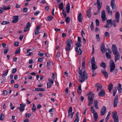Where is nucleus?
I'll use <instances>...</instances> for the list:
<instances>
[{
    "mask_svg": "<svg viewBox=\"0 0 122 122\" xmlns=\"http://www.w3.org/2000/svg\"><path fill=\"white\" fill-rule=\"evenodd\" d=\"M71 112H68V117H69L71 115V118H73V116L74 114V112H73L71 114L70 113Z\"/></svg>",
    "mask_w": 122,
    "mask_h": 122,
    "instance_id": "nucleus-43",
    "label": "nucleus"
},
{
    "mask_svg": "<svg viewBox=\"0 0 122 122\" xmlns=\"http://www.w3.org/2000/svg\"><path fill=\"white\" fill-rule=\"evenodd\" d=\"M45 90V89L44 88H36L35 90V91H44Z\"/></svg>",
    "mask_w": 122,
    "mask_h": 122,
    "instance_id": "nucleus-24",
    "label": "nucleus"
},
{
    "mask_svg": "<svg viewBox=\"0 0 122 122\" xmlns=\"http://www.w3.org/2000/svg\"><path fill=\"white\" fill-rule=\"evenodd\" d=\"M4 115L1 113L0 115V120L1 121L3 120L4 119Z\"/></svg>",
    "mask_w": 122,
    "mask_h": 122,
    "instance_id": "nucleus-34",
    "label": "nucleus"
},
{
    "mask_svg": "<svg viewBox=\"0 0 122 122\" xmlns=\"http://www.w3.org/2000/svg\"><path fill=\"white\" fill-rule=\"evenodd\" d=\"M28 10V9L27 8H24L22 10L23 12H26Z\"/></svg>",
    "mask_w": 122,
    "mask_h": 122,
    "instance_id": "nucleus-51",
    "label": "nucleus"
},
{
    "mask_svg": "<svg viewBox=\"0 0 122 122\" xmlns=\"http://www.w3.org/2000/svg\"><path fill=\"white\" fill-rule=\"evenodd\" d=\"M93 114V117L95 121H97L98 118V116L97 112H95Z\"/></svg>",
    "mask_w": 122,
    "mask_h": 122,
    "instance_id": "nucleus-25",
    "label": "nucleus"
},
{
    "mask_svg": "<svg viewBox=\"0 0 122 122\" xmlns=\"http://www.w3.org/2000/svg\"><path fill=\"white\" fill-rule=\"evenodd\" d=\"M8 70H6L5 71V73L4 74H3V75L2 76V77H3L4 78L7 75L8 73Z\"/></svg>",
    "mask_w": 122,
    "mask_h": 122,
    "instance_id": "nucleus-32",
    "label": "nucleus"
},
{
    "mask_svg": "<svg viewBox=\"0 0 122 122\" xmlns=\"http://www.w3.org/2000/svg\"><path fill=\"white\" fill-rule=\"evenodd\" d=\"M111 5L112 10H114L113 12L115 11L116 10V7L115 3V0H111Z\"/></svg>",
    "mask_w": 122,
    "mask_h": 122,
    "instance_id": "nucleus-5",
    "label": "nucleus"
},
{
    "mask_svg": "<svg viewBox=\"0 0 122 122\" xmlns=\"http://www.w3.org/2000/svg\"><path fill=\"white\" fill-rule=\"evenodd\" d=\"M114 55H115V62H116L117 61L119 60L120 59V54L119 53Z\"/></svg>",
    "mask_w": 122,
    "mask_h": 122,
    "instance_id": "nucleus-14",
    "label": "nucleus"
},
{
    "mask_svg": "<svg viewBox=\"0 0 122 122\" xmlns=\"http://www.w3.org/2000/svg\"><path fill=\"white\" fill-rule=\"evenodd\" d=\"M20 49L18 47L16 50L15 52V54H17L20 53Z\"/></svg>",
    "mask_w": 122,
    "mask_h": 122,
    "instance_id": "nucleus-36",
    "label": "nucleus"
},
{
    "mask_svg": "<svg viewBox=\"0 0 122 122\" xmlns=\"http://www.w3.org/2000/svg\"><path fill=\"white\" fill-rule=\"evenodd\" d=\"M26 105L25 104H20V107L21 108H24L25 107V106Z\"/></svg>",
    "mask_w": 122,
    "mask_h": 122,
    "instance_id": "nucleus-50",
    "label": "nucleus"
},
{
    "mask_svg": "<svg viewBox=\"0 0 122 122\" xmlns=\"http://www.w3.org/2000/svg\"><path fill=\"white\" fill-rule=\"evenodd\" d=\"M13 18L14 19L12 21L13 23H15L18 21L19 20V19H18L19 18L18 16H14Z\"/></svg>",
    "mask_w": 122,
    "mask_h": 122,
    "instance_id": "nucleus-16",
    "label": "nucleus"
},
{
    "mask_svg": "<svg viewBox=\"0 0 122 122\" xmlns=\"http://www.w3.org/2000/svg\"><path fill=\"white\" fill-rule=\"evenodd\" d=\"M112 117L114 120V122H119V120L118 117H117V112L115 111L112 113Z\"/></svg>",
    "mask_w": 122,
    "mask_h": 122,
    "instance_id": "nucleus-2",
    "label": "nucleus"
},
{
    "mask_svg": "<svg viewBox=\"0 0 122 122\" xmlns=\"http://www.w3.org/2000/svg\"><path fill=\"white\" fill-rule=\"evenodd\" d=\"M11 7V5H9L8 6L5 8H4V10H9L10 9Z\"/></svg>",
    "mask_w": 122,
    "mask_h": 122,
    "instance_id": "nucleus-53",
    "label": "nucleus"
},
{
    "mask_svg": "<svg viewBox=\"0 0 122 122\" xmlns=\"http://www.w3.org/2000/svg\"><path fill=\"white\" fill-rule=\"evenodd\" d=\"M95 86L97 88V92H98V91L102 89V87L101 85H99L98 84H96Z\"/></svg>",
    "mask_w": 122,
    "mask_h": 122,
    "instance_id": "nucleus-20",
    "label": "nucleus"
},
{
    "mask_svg": "<svg viewBox=\"0 0 122 122\" xmlns=\"http://www.w3.org/2000/svg\"><path fill=\"white\" fill-rule=\"evenodd\" d=\"M78 73L79 74V80L80 82L82 83L87 79L88 75L85 70L79 69Z\"/></svg>",
    "mask_w": 122,
    "mask_h": 122,
    "instance_id": "nucleus-1",
    "label": "nucleus"
},
{
    "mask_svg": "<svg viewBox=\"0 0 122 122\" xmlns=\"http://www.w3.org/2000/svg\"><path fill=\"white\" fill-rule=\"evenodd\" d=\"M112 51L114 55L119 53L117 49L116 46L115 45L113 44L112 47Z\"/></svg>",
    "mask_w": 122,
    "mask_h": 122,
    "instance_id": "nucleus-3",
    "label": "nucleus"
},
{
    "mask_svg": "<svg viewBox=\"0 0 122 122\" xmlns=\"http://www.w3.org/2000/svg\"><path fill=\"white\" fill-rule=\"evenodd\" d=\"M113 87V85L112 83H110L108 86V89L109 90V92H111Z\"/></svg>",
    "mask_w": 122,
    "mask_h": 122,
    "instance_id": "nucleus-23",
    "label": "nucleus"
},
{
    "mask_svg": "<svg viewBox=\"0 0 122 122\" xmlns=\"http://www.w3.org/2000/svg\"><path fill=\"white\" fill-rule=\"evenodd\" d=\"M53 18V17L52 16H50L47 17V20L49 21L51 20Z\"/></svg>",
    "mask_w": 122,
    "mask_h": 122,
    "instance_id": "nucleus-45",
    "label": "nucleus"
},
{
    "mask_svg": "<svg viewBox=\"0 0 122 122\" xmlns=\"http://www.w3.org/2000/svg\"><path fill=\"white\" fill-rule=\"evenodd\" d=\"M82 14L81 13H80L78 16V21L80 22H81L82 21Z\"/></svg>",
    "mask_w": 122,
    "mask_h": 122,
    "instance_id": "nucleus-17",
    "label": "nucleus"
},
{
    "mask_svg": "<svg viewBox=\"0 0 122 122\" xmlns=\"http://www.w3.org/2000/svg\"><path fill=\"white\" fill-rule=\"evenodd\" d=\"M112 24L113 25L114 27H116L117 26V25L116 24V21L115 20H112Z\"/></svg>",
    "mask_w": 122,
    "mask_h": 122,
    "instance_id": "nucleus-38",
    "label": "nucleus"
},
{
    "mask_svg": "<svg viewBox=\"0 0 122 122\" xmlns=\"http://www.w3.org/2000/svg\"><path fill=\"white\" fill-rule=\"evenodd\" d=\"M48 81L50 83H51L52 84H53L54 83V82L51 79H50L49 78L48 79Z\"/></svg>",
    "mask_w": 122,
    "mask_h": 122,
    "instance_id": "nucleus-63",
    "label": "nucleus"
},
{
    "mask_svg": "<svg viewBox=\"0 0 122 122\" xmlns=\"http://www.w3.org/2000/svg\"><path fill=\"white\" fill-rule=\"evenodd\" d=\"M94 98V97H92L90 96H89L88 97V99L89 100H93V99Z\"/></svg>",
    "mask_w": 122,
    "mask_h": 122,
    "instance_id": "nucleus-61",
    "label": "nucleus"
},
{
    "mask_svg": "<svg viewBox=\"0 0 122 122\" xmlns=\"http://www.w3.org/2000/svg\"><path fill=\"white\" fill-rule=\"evenodd\" d=\"M96 38L97 39V41H100L99 34H97L96 35Z\"/></svg>",
    "mask_w": 122,
    "mask_h": 122,
    "instance_id": "nucleus-41",
    "label": "nucleus"
},
{
    "mask_svg": "<svg viewBox=\"0 0 122 122\" xmlns=\"http://www.w3.org/2000/svg\"><path fill=\"white\" fill-rule=\"evenodd\" d=\"M117 91V87H114L113 89V95L114 96L116 93V92Z\"/></svg>",
    "mask_w": 122,
    "mask_h": 122,
    "instance_id": "nucleus-28",
    "label": "nucleus"
},
{
    "mask_svg": "<svg viewBox=\"0 0 122 122\" xmlns=\"http://www.w3.org/2000/svg\"><path fill=\"white\" fill-rule=\"evenodd\" d=\"M92 69H97V66L96 65L95 63L92 64Z\"/></svg>",
    "mask_w": 122,
    "mask_h": 122,
    "instance_id": "nucleus-40",
    "label": "nucleus"
},
{
    "mask_svg": "<svg viewBox=\"0 0 122 122\" xmlns=\"http://www.w3.org/2000/svg\"><path fill=\"white\" fill-rule=\"evenodd\" d=\"M31 115L29 113H27L25 115V116L26 117H29L31 116Z\"/></svg>",
    "mask_w": 122,
    "mask_h": 122,
    "instance_id": "nucleus-64",
    "label": "nucleus"
},
{
    "mask_svg": "<svg viewBox=\"0 0 122 122\" xmlns=\"http://www.w3.org/2000/svg\"><path fill=\"white\" fill-rule=\"evenodd\" d=\"M106 111V107L104 106H103L101 108L100 112V115L101 116L103 115L105 113Z\"/></svg>",
    "mask_w": 122,
    "mask_h": 122,
    "instance_id": "nucleus-7",
    "label": "nucleus"
},
{
    "mask_svg": "<svg viewBox=\"0 0 122 122\" xmlns=\"http://www.w3.org/2000/svg\"><path fill=\"white\" fill-rule=\"evenodd\" d=\"M91 64L96 63L95 61V58L94 57H93L91 59Z\"/></svg>",
    "mask_w": 122,
    "mask_h": 122,
    "instance_id": "nucleus-33",
    "label": "nucleus"
},
{
    "mask_svg": "<svg viewBox=\"0 0 122 122\" xmlns=\"http://www.w3.org/2000/svg\"><path fill=\"white\" fill-rule=\"evenodd\" d=\"M30 29V28L29 27L26 26L25 27L24 29V32H26L27 30Z\"/></svg>",
    "mask_w": 122,
    "mask_h": 122,
    "instance_id": "nucleus-54",
    "label": "nucleus"
},
{
    "mask_svg": "<svg viewBox=\"0 0 122 122\" xmlns=\"http://www.w3.org/2000/svg\"><path fill=\"white\" fill-rule=\"evenodd\" d=\"M118 97L117 95H116L114 99L113 104L114 107H116L117 106V104L118 102Z\"/></svg>",
    "mask_w": 122,
    "mask_h": 122,
    "instance_id": "nucleus-6",
    "label": "nucleus"
},
{
    "mask_svg": "<svg viewBox=\"0 0 122 122\" xmlns=\"http://www.w3.org/2000/svg\"><path fill=\"white\" fill-rule=\"evenodd\" d=\"M100 66L104 69H105L106 68V64L105 63L103 62H102L101 63Z\"/></svg>",
    "mask_w": 122,
    "mask_h": 122,
    "instance_id": "nucleus-26",
    "label": "nucleus"
},
{
    "mask_svg": "<svg viewBox=\"0 0 122 122\" xmlns=\"http://www.w3.org/2000/svg\"><path fill=\"white\" fill-rule=\"evenodd\" d=\"M101 17L102 20L103 21H104L107 19V18L106 17V15L105 10H103L102 11Z\"/></svg>",
    "mask_w": 122,
    "mask_h": 122,
    "instance_id": "nucleus-8",
    "label": "nucleus"
},
{
    "mask_svg": "<svg viewBox=\"0 0 122 122\" xmlns=\"http://www.w3.org/2000/svg\"><path fill=\"white\" fill-rule=\"evenodd\" d=\"M71 46L66 45V51H69L70 50Z\"/></svg>",
    "mask_w": 122,
    "mask_h": 122,
    "instance_id": "nucleus-37",
    "label": "nucleus"
},
{
    "mask_svg": "<svg viewBox=\"0 0 122 122\" xmlns=\"http://www.w3.org/2000/svg\"><path fill=\"white\" fill-rule=\"evenodd\" d=\"M67 45L71 46V44L73 42L72 40L70 39H68L66 41Z\"/></svg>",
    "mask_w": 122,
    "mask_h": 122,
    "instance_id": "nucleus-19",
    "label": "nucleus"
},
{
    "mask_svg": "<svg viewBox=\"0 0 122 122\" xmlns=\"http://www.w3.org/2000/svg\"><path fill=\"white\" fill-rule=\"evenodd\" d=\"M101 72L102 73L104 74L105 78H107L108 77V73L106 71V70L102 69L101 70Z\"/></svg>",
    "mask_w": 122,
    "mask_h": 122,
    "instance_id": "nucleus-15",
    "label": "nucleus"
},
{
    "mask_svg": "<svg viewBox=\"0 0 122 122\" xmlns=\"http://www.w3.org/2000/svg\"><path fill=\"white\" fill-rule=\"evenodd\" d=\"M66 12L67 13H70V5L69 3H68L66 7Z\"/></svg>",
    "mask_w": 122,
    "mask_h": 122,
    "instance_id": "nucleus-18",
    "label": "nucleus"
},
{
    "mask_svg": "<svg viewBox=\"0 0 122 122\" xmlns=\"http://www.w3.org/2000/svg\"><path fill=\"white\" fill-rule=\"evenodd\" d=\"M72 111V107H70L68 110V112L71 113Z\"/></svg>",
    "mask_w": 122,
    "mask_h": 122,
    "instance_id": "nucleus-62",
    "label": "nucleus"
},
{
    "mask_svg": "<svg viewBox=\"0 0 122 122\" xmlns=\"http://www.w3.org/2000/svg\"><path fill=\"white\" fill-rule=\"evenodd\" d=\"M60 56V53L59 52H57L56 55V57L57 58Z\"/></svg>",
    "mask_w": 122,
    "mask_h": 122,
    "instance_id": "nucleus-59",
    "label": "nucleus"
},
{
    "mask_svg": "<svg viewBox=\"0 0 122 122\" xmlns=\"http://www.w3.org/2000/svg\"><path fill=\"white\" fill-rule=\"evenodd\" d=\"M79 117L76 116L75 120L74 122H76H76H78L79 121Z\"/></svg>",
    "mask_w": 122,
    "mask_h": 122,
    "instance_id": "nucleus-52",
    "label": "nucleus"
},
{
    "mask_svg": "<svg viewBox=\"0 0 122 122\" xmlns=\"http://www.w3.org/2000/svg\"><path fill=\"white\" fill-rule=\"evenodd\" d=\"M97 5V8L98 10H100L101 7L102 5H100V0H97V2H95L94 4V5Z\"/></svg>",
    "mask_w": 122,
    "mask_h": 122,
    "instance_id": "nucleus-11",
    "label": "nucleus"
},
{
    "mask_svg": "<svg viewBox=\"0 0 122 122\" xmlns=\"http://www.w3.org/2000/svg\"><path fill=\"white\" fill-rule=\"evenodd\" d=\"M9 50V48H5L4 50V53L6 54L8 52Z\"/></svg>",
    "mask_w": 122,
    "mask_h": 122,
    "instance_id": "nucleus-39",
    "label": "nucleus"
},
{
    "mask_svg": "<svg viewBox=\"0 0 122 122\" xmlns=\"http://www.w3.org/2000/svg\"><path fill=\"white\" fill-rule=\"evenodd\" d=\"M95 22L96 26H99V23L98 20L97 19L95 21Z\"/></svg>",
    "mask_w": 122,
    "mask_h": 122,
    "instance_id": "nucleus-46",
    "label": "nucleus"
},
{
    "mask_svg": "<svg viewBox=\"0 0 122 122\" xmlns=\"http://www.w3.org/2000/svg\"><path fill=\"white\" fill-rule=\"evenodd\" d=\"M109 36V33L108 32H105L104 35V37L106 38L108 36Z\"/></svg>",
    "mask_w": 122,
    "mask_h": 122,
    "instance_id": "nucleus-49",
    "label": "nucleus"
},
{
    "mask_svg": "<svg viewBox=\"0 0 122 122\" xmlns=\"http://www.w3.org/2000/svg\"><path fill=\"white\" fill-rule=\"evenodd\" d=\"M101 50L103 53H104L105 51V47L104 44L103 42L101 43L100 48Z\"/></svg>",
    "mask_w": 122,
    "mask_h": 122,
    "instance_id": "nucleus-12",
    "label": "nucleus"
},
{
    "mask_svg": "<svg viewBox=\"0 0 122 122\" xmlns=\"http://www.w3.org/2000/svg\"><path fill=\"white\" fill-rule=\"evenodd\" d=\"M44 59V58H39L38 59V61L42 62L43 61Z\"/></svg>",
    "mask_w": 122,
    "mask_h": 122,
    "instance_id": "nucleus-58",
    "label": "nucleus"
},
{
    "mask_svg": "<svg viewBox=\"0 0 122 122\" xmlns=\"http://www.w3.org/2000/svg\"><path fill=\"white\" fill-rule=\"evenodd\" d=\"M106 55L107 56V57L108 59H110L111 57V55L109 54L108 53H106Z\"/></svg>",
    "mask_w": 122,
    "mask_h": 122,
    "instance_id": "nucleus-47",
    "label": "nucleus"
},
{
    "mask_svg": "<svg viewBox=\"0 0 122 122\" xmlns=\"http://www.w3.org/2000/svg\"><path fill=\"white\" fill-rule=\"evenodd\" d=\"M106 25H105V27L109 28L112 25V20L111 19L110 20H107Z\"/></svg>",
    "mask_w": 122,
    "mask_h": 122,
    "instance_id": "nucleus-4",
    "label": "nucleus"
},
{
    "mask_svg": "<svg viewBox=\"0 0 122 122\" xmlns=\"http://www.w3.org/2000/svg\"><path fill=\"white\" fill-rule=\"evenodd\" d=\"M76 47L75 48V50H78V47L80 48L81 46V44L79 42H78L76 44Z\"/></svg>",
    "mask_w": 122,
    "mask_h": 122,
    "instance_id": "nucleus-22",
    "label": "nucleus"
},
{
    "mask_svg": "<svg viewBox=\"0 0 122 122\" xmlns=\"http://www.w3.org/2000/svg\"><path fill=\"white\" fill-rule=\"evenodd\" d=\"M110 69H115V64L114 61L112 60H111L109 63Z\"/></svg>",
    "mask_w": 122,
    "mask_h": 122,
    "instance_id": "nucleus-9",
    "label": "nucleus"
},
{
    "mask_svg": "<svg viewBox=\"0 0 122 122\" xmlns=\"http://www.w3.org/2000/svg\"><path fill=\"white\" fill-rule=\"evenodd\" d=\"M17 109H19L20 111L21 112H23V111L25 110V108H20V107H18L17 108Z\"/></svg>",
    "mask_w": 122,
    "mask_h": 122,
    "instance_id": "nucleus-55",
    "label": "nucleus"
},
{
    "mask_svg": "<svg viewBox=\"0 0 122 122\" xmlns=\"http://www.w3.org/2000/svg\"><path fill=\"white\" fill-rule=\"evenodd\" d=\"M76 52H78V54L79 55H81V54L82 51L80 48H79V50L78 49L77 50H76Z\"/></svg>",
    "mask_w": 122,
    "mask_h": 122,
    "instance_id": "nucleus-35",
    "label": "nucleus"
},
{
    "mask_svg": "<svg viewBox=\"0 0 122 122\" xmlns=\"http://www.w3.org/2000/svg\"><path fill=\"white\" fill-rule=\"evenodd\" d=\"M40 12V11H37L34 13V15L35 16H37L39 14Z\"/></svg>",
    "mask_w": 122,
    "mask_h": 122,
    "instance_id": "nucleus-57",
    "label": "nucleus"
},
{
    "mask_svg": "<svg viewBox=\"0 0 122 122\" xmlns=\"http://www.w3.org/2000/svg\"><path fill=\"white\" fill-rule=\"evenodd\" d=\"M120 17V14L118 11H117L115 14V20L117 23H118Z\"/></svg>",
    "mask_w": 122,
    "mask_h": 122,
    "instance_id": "nucleus-10",
    "label": "nucleus"
},
{
    "mask_svg": "<svg viewBox=\"0 0 122 122\" xmlns=\"http://www.w3.org/2000/svg\"><path fill=\"white\" fill-rule=\"evenodd\" d=\"M36 107L35 106V104L33 103V107L32 109V111L33 112H34L35 111H36Z\"/></svg>",
    "mask_w": 122,
    "mask_h": 122,
    "instance_id": "nucleus-30",
    "label": "nucleus"
},
{
    "mask_svg": "<svg viewBox=\"0 0 122 122\" xmlns=\"http://www.w3.org/2000/svg\"><path fill=\"white\" fill-rule=\"evenodd\" d=\"M9 22L8 21H3L2 23L1 24L2 25H5L6 24H9Z\"/></svg>",
    "mask_w": 122,
    "mask_h": 122,
    "instance_id": "nucleus-44",
    "label": "nucleus"
},
{
    "mask_svg": "<svg viewBox=\"0 0 122 122\" xmlns=\"http://www.w3.org/2000/svg\"><path fill=\"white\" fill-rule=\"evenodd\" d=\"M38 55L41 56H43L44 55V53H41L40 52H39L38 54Z\"/></svg>",
    "mask_w": 122,
    "mask_h": 122,
    "instance_id": "nucleus-60",
    "label": "nucleus"
},
{
    "mask_svg": "<svg viewBox=\"0 0 122 122\" xmlns=\"http://www.w3.org/2000/svg\"><path fill=\"white\" fill-rule=\"evenodd\" d=\"M118 89L119 93H121L122 90V88H121V85L120 84H119Z\"/></svg>",
    "mask_w": 122,
    "mask_h": 122,
    "instance_id": "nucleus-29",
    "label": "nucleus"
},
{
    "mask_svg": "<svg viewBox=\"0 0 122 122\" xmlns=\"http://www.w3.org/2000/svg\"><path fill=\"white\" fill-rule=\"evenodd\" d=\"M64 5L63 3H61L58 5V7L60 10H63V8Z\"/></svg>",
    "mask_w": 122,
    "mask_h": 122,
    "instance_id": "nucleus-27",
    "label": "nucleus"
},
{
    "mask_svg": "<svg viewBox=\"0 0 122 122\" xmlns=\"http://www.w3.org/2000/svg\"><path fill=\"white\" fill-rule=\"evenodd\" d=\"M85 62L84 61H83L82 62V69L85 68Z\"/></svg>",
    "mask_w": 122,
    "mask_h": 122,
    "instance_id": "nucleus-56",
    "label": "nucleus"
},
{
    "mask_svg": "<svg viewBox=\"0 0 122 122\" xmlns=\"http://www.w3.org/2000/svg\"><path fill=\"white\" fill-rule=\"evenodd\" d=\"M91 112L93 114L95 112L94 108L93 107H91Z\"/></svg>",
    "mask_w": 122,
    "mask_h": 122,
    "instance_id": "nucleus-48",
    "label": "nucleus"
},
{
    "mask_svg": "<svg viewBox=\"0 0 122 122\" xmlns=\"http://www.w3.org/2000/svg\"><path fill=\"white\" fill-rule=\"evenodd\" d=\"M105 91L104 90H102L98 93V95L99 96L103 97L105 96Z\"/></svg>",
    "mask_w": 122,
    "mask_h": 122,
    "instance_id": "nucleus-13",
    "label": "nucleus"
},
{
    "mask_svg": "<svg viewBox=\"0 0 122 122\" xmlns=\"http://www.w3.org/2000/svg\"><path fill=\"white\" fill-rule=\"evenodd\" d=\"M90 27L91 30L93 31L94 29L93 25V22H92L90 26Z\"/></svg>",
    "mask_w": 122,
    "mask_h": 122,
    "instance_id": "nucleus-42",
    "label": "nucleus"
},
{
    "mask_svg": "<svg viewBox=\"0 0 122 122\" xmlns=\"http://www.w3.org/2000/svg\"><path fill=\"white\" fill-rule=\"evenodd\" d=\"M70 18L69 17H67L65 19V20L66 23H69L70 21Z\"/></svg>",
    "mask_w": 122,
    "mask_h": 122,
    "instance_id": "nucleus-31",
    "label": "nucleus"
},
{
    "mask_svg": "<svg viewBox=\"0 0 122 122\" xmlns=\"http://www.w3.org/2000/svg\"><path fill=\"white\" fill-rule=\"evenodd\" d=\"M87 15L88 18H90L91 16V9H89L86 11Z\"/></svg>",
    "mask_w": 122,
    "mask_h": 122,
    "instance_id": "nucleus-21",
    "label": "nucleus"
}]
</instances>
